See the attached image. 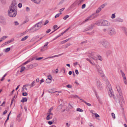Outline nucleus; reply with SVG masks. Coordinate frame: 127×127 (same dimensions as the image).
<instances>
[{"label":"nucleus","mask_w":127,"mask_h":127,"mask_svg":"<svg viewBox=\"0 0 127 127\" xmlns=\"http://www.w3.org/2000/svg\"><path fill=\"white\" fill-rule=\"evenodd\" d=\"M13 11L14 12H16L17 11L16 9V3L15 1L12 2L11 6L10 7L8 11Z\"/></svg>","instance_id":"f257e3e1"},{"label":"nucleus","mask_w":127,"mask_h":127,"mask_svg":"<svg viewBox=\"0 0 127 127\" xmlns=\"http://www.w3.org/2000/svg\"><path fill=\"white\" fill-rule=\"evenodd\" d=\"M101 43L103 46L106 48H109L110 47V45L109 43L106 40H102Z\"/></svg>","instance_id":"f03ea898"},{"label":"nucleus","mask_w":127,"mask_h":127,"mask_svg":"<svg viewBox=\"0 0 127 127\" xmlns=\"http://www.w3.org/2000/svg\"><path fill=\"white\" fill-rule=\"evenodd\" d=\"M111 25V23L109 21L105 20H102L101 26L108 27Z\"/></svg>","instance_id":"7ed1b4c3"},{"label":"nucleus","mask_w":127,"mask_h":127,"mask_svg":"<svg viewBox=\"0 0 127 127\" xmlns=\"http://www.w3.org/2000/svg\"><path fill=\"white\" fill-rule=\"evenodd\" d=\"M107 30L108 34L110 35H113L116 33L115 30L112 27L109 28Z\"/></svg>","instance_id":"20e7f679"},{"label":"nucleus","mask_w":127,"mask_h":127,"mask_svg":"<svg viewBox=\"0 0 127 127\" xmlns=\"http://www.w3.org/2000/svg\"><path fill=\"white\" fill-rule=\"evenodd\" d=\"M95 67L98 73L101 75H102V77H104L105 75L104 74H103V71L100 67L98 65H95Z\"/></svg>","instance_id":"39448f33"},{"label":"nucleus","mask_w":127,"mask_h":127,"mask_svg":"<svg viewBox=\"0 0 127 127\" xmlns=\"http://www.w3.org/2000/svg\"><path fill=\"white\" fill-rule=\"evenodd\" d=\"M107 88L108 89L109 91V95H110V96H112V89L111 87V86L110 83L108 82H107ZM111 97V96H110Z\"/></svg>","instance_id":"423d86ee"},{"label":"nucleus","mask_w":127,"mask_h":127,"mask_svg":"<svg viewBox=\"0 0 127 127\" xmlns=\"http://www.w3.org/2000/svg\"><path fill=\"white\" fill-rule=\"evenodd\" d=\"M95 18V16L93 14L87 17L85 21L83 22V23H84L85 22H88L89 21Z\"/></svg>","instance_id":"0eeeda50"},{"label":"nucleus","mask_w":127,"mask_h":127,"mask_svg":"<svg viewBox=\"0 0 127 127\" xmlns=\"http://www.w3.org/2000/svg\"><path fill=\"white\" fill-rule=\"evenodd\" d=\"M96 54L94 52H92L90 56V58L94 60H97V58L96 57Z\"/></svg>","instance_id":"6e6552de"},{"label":"nucleus","mask_w":127,"mask_h":127,"mask_svg":"<svg viewBox=\"0 0 127 127\" xmlns=\"http://www.w3.org/2000/svg\"><path fill=\"white\" fill-rule=\"evenodd\" d=\"M96 82L97 88L100 90H101L102 89V86L100 81L96 79Z\"/></svg>","instance_id":"1a4fd4ad"},{"label":"nucleus","mask_w":127,"mask_h":127,"mask_svg":"<svg viewBox=\"0 0 127 127\" xmlns=\"http://www.w3.org/2000/svg\"><path fill=\"white\" fill-rule=\"evenodd\" d=\"M17 14V11L16 12H14L13 11H8V15L11 17H14Z\"/></svg>","instance_id":"9d476101"},{"label":"nucleus","mask_w":127,"mask_h":127,"mask_svg":"<svg viewBox=\"0 0 127 127\" xmlns=\"http://www.w3.org/2000/svg\"><path fill=\"white\" fill-rule=\"evenodd\" d=\"M37 30L39 29L42 26V22H40L34 25Z\"/></svg>","instance_id":"9b49d317"},{"label":"nucleus","mask_w":127,"mask_h":127,"mask_svg":"<svg viewBox=\"0 0 127 127\" xmlns=\"http://www.w3.org/2000/svg\"><path fill=\"white\" fill-rule=\"evenodd\" d=\"M84 0H79V1L77 0L75 1L72 5V6H75L78 3L79 5L81 3L83 2Z\"/></svg>","instance_id":"f8f14e48"},{"label":"nucleus","mask_w":127,"mask_h":127,"mask_svg":"<svg viewBox=\"0 0 127 127\" xmlns=\"http://www.w3.org/2000/svg\"><path fill=\"white\" fill-rule=\"evenodd\" d=\"M119 95H118L117 96V97L119 100V102L120 101V100L122 99L123 97L122 93H119Z\"/></svg>","instance_id":"ddd939ff"},{"label":"nucleus","mask_w":127,"mask_h":127,"mask_svg":"<svg viewBox=\"0 0 127 127\" xmlns=\"http://www.w3.org/2000/svg\"><path fill=\"white\" fill-rule=\"evenodd\" d=\"M47 116L46 118V120H50L52 118L53 114H50L47 113Z\"/></svg>","instance_id":"4468645a"},{"label":"nucleus","mask_w":127,"mask_h":127,"mask_svg":"<svg viewBox=\"0 0 127 127\" xmlns=\"http://www.w3.org/2000/svg\"><path fill=\"white\" fill-rule=\"evenodd\" d=\"M123 21V20L120 18H118L114 20V22H122Z\"/></svg>","instance_id":"2eb2a0df"},{"label":"nucleus","mask_w":127,"mask_h":127,"mask_svg":"<svg viewBox=\"0 0 127 127\" xmlns=\"http://www.w3.org/2000/svg\"><path fill=\"white\" fill-rule=\"evenodd\" d=\"M102 22V20H99L96 22L95 24L98 26H101Z\"/></svg>","instance_id":"dca6fc26"},{"label":"nucleus","mask_w":127,"mask_h":127,"mask_svg":"<svg viewBox=\"0 0 127 127\" xmlns=\"http://www.w3.org/2000/svg\"><path fill=\"white\" fill-rule=\"evenodd\" d=\"M36 29L35 26H34L33 27L29 29V30L31 31L32 32H34L37 30V29Z\"/></svg>","instance_id":"f3484780"},{"label":"nucleus","mask_w":127,"mask_h":127,"mask_svg":"<svg viewBox=\"0 0 127 127\" xmlns=\"http://www.w3.org/2000/svg\"><path fill=\"white\" fill-rule=\"evenodd\" d=\"M116 88L119 93H122L121 89L119 85H117L116 86Z\"/></svg>","instance_id":"a211bd4d"},{"label":"nucleus","mask_w":127,"mask_h":127,"mask_svg":"<svg viewBox=\"0 0 127 127\" xmlns=\"http://www.w3.org/2000/svg\"><path fill=\"white\" fill-rule=\"evenodd\" d=\"M76 96L77 97H78V98H79L80 100H81L82 101L84 102L88 106H91V104H90L89 103H87L86 101H84L83 100V99H81L79 97H78L76 95Z\"/></svg>","instance_id":"6ab92c4d"},{"label":"nucleus","mask_w":127,"mask_h":127,"mask_svg":"<svg viewBox=\"0 0 127 127\" xmlns=\"http://www.w3.org/2000/svg\"><path fill=\"white\" fill-rule=\"evenodd\" d=\"M107 4V3L105 2L104 4H102L101 6H100L99 7L100 8L102 9L103 8H104L105 6Z\"/></svg>","instance_id":"aec40b11"},{"label":"nucleus","mask_w":127,"mask_h":127,"mask_svg":"<svg viewBox=\"0 0 127 127\" xmlns=\"http://www.w3.org/2000/svg\"><path fill=\"white\" fill-rule=\"evenodd\" d=\"M120 72L122 74V77L123 78V79H125L126 78V77L125 76V74L121 70H120Z\"/></svg>","instance_id":"412c9836"},{"label":"nucleus","mask_w":127,"mask_h":127,"mask_svg":"<svg viewBox=\"0 0 127 127\" xmlns=\"http://www.w3.org/2000/svg\"><path fill=\"white\" fill-rule=\"evenodd\" d=\"M47 47H44V45L43 46L41 49L40 50L41 51H43L47 49Z\"/></svg>","instance_id":"4be33fe9"},{"label":"nucleus","mask_w":127,"mask_h":127,"mask_svg":"<svg viewBox=\"0 0 127 127\" xmlns=\"http://www.w3.org/2000/svg\"><path fill=\"white\" fill-rule=\"evenodd\" d=\"M34 3H40L41 0H31Z\"/></svg>","instance_id":"5701e85b"},{"label":"nucleus","mask_w":127,"mask_h":127,"mask_svg":"<svg viewBox=\"0 0 127 127\" xmlns=\"http://www.w3.org/2000/svg\"><path fill=\"white\" fill-rule=\"evenodd\" d=\"M53 107H52L50 108L48 111V112L47 113L50 114H53L51 113V111L53 110Z\"/></svg>","instance_id":"b1692460"},{"label":"nucleus","mask_w":127,"mask_h":127,"mask_svg":"<svg viewBox=\"0 0 127 127\" xmlns=\"http://www.w3.org/2000/svg\"><path fill=\"white\" fill-rule=\"evenodd\" d=\"M122 30L124 31V32L126 34H127V29L124 27L122 28Z\"/></svg>","instance_id":"393cba45"},{"label":"nucleus","mask_w":127,"mask_h":127,"mask_svg":"<svg viewBox=\"0 0 127 127\" xmlns=\"http://www.w3.org/2000/svg\"><path fill=\"white\" fill-rule=\"evenodd\" d=\"M35 81H33L31 83V84L30 85V88L32 87L35 85Z\"/></svg>","instance_id":"a878e982"},{"label":"nucleus","mask_w":127,"mask_h":127,"mask_svg":"<svg viewBox=\"0 0 127 127\" xmlns=\"http://www.w3.org/2000/svg\"><path fill=\"white\" fill-rule=\"evenodd\" d=\"M60 55H55L54 56H52L50 57H49L47 58H45V59H48L49 58H53L55 57H57L59 56Z\"/></svg>","instance_id":"bb28decb"},{"label":"nucleus","mask_w":127,"mask_h":127,"mask_svg":"<svg viewBox=\"0 0 127 127\" xmlns=\"http://www.w3.org/2000/svg\"><path fill=\"white\" fill-rule=\"evenodd\" d=\"M29 36L28 35H27L25 36L21 39V41H23L25 40Z\"/></svg>","instance_id":"cd10ccee"},{"label":"nucleus","mask_w":127,"mask_h":127,"mask_svg":"<svg viewBox=\"0 0 127 127\" xmlns=\"http://www.w3.org/2000/svg\"><path fill=\"white\" fill-rule=\"evenodd\" d=\"M27 101V99L25 97L23 98L21 101L24 102H26Z\"/></svg>","instance_id":"c85d7f7f"},{"label":"nucleus","mask_w":127,"mask_h":127,"mask_svg":"<svg viewBox=\"0 0 127 127\" xmlns=\"http://www.w3.org/2000/svg\"><path fill=\"white\" fill-rule=\"evenodd\" d=\"M94 25L92 24L88 28V30H90L92 29Z\"/></svg>","instance_id":"c756f323"},{"label":"nucleus","mask_w":127,"mask_h":127,"mask_svg":"<svg viewBox=\"0 0 127 127\" xmlns=\"http://www.w3.org/2000/svg\"><path fill=\"white\" fill-rule=\"evenodd\" d=\"M10 50V48H7L5 49H4L3 50L5 52H7L9 51Z\"/></svg>","instance_id":"7c9ffc66"},{"label":"nucleus","mask_w":127,"mask_h":127,"mask_svg":"<svg viewBox=\"0 0 127 127\" xmlns=\"http://www.w3.org/2000/svg\"><path fill=\"white\" fill-rule=\"evenodd\" d=\"M48 79H49L50 81H52V76L50 74L49 75L47 76Z\"/></svg>","instance_id":"2f4dec72"},{"label":"nucleus","mask_w":127,"mask_h":127,"mask_svg":"<svg viewBox=\"0 0 127 127\" xmlns=\"http://www.w3.org/2000/svg\"><path fill=\"white\" fill-rule=\"evenodd\" d=\"M51 81L47 78L46 80V82L47 83H49L51 82Z\"/></svg>","instance_id":"473e14b6"},{"label":"nucleus","mask_w":127,"mask_h":127,"mask_svg":"<svg viewBox=\"0 0 127 127\" xmlns=\"http://www.w3.org/2000/svg\"><path fill=\"white\" fill-rule=\"evenodd\" d=\"M25 67H22L21 68V70L20 71L21 72H22L24 71L25 69Z\"/></svg>","instance_id":"72a5a7b5"},{"label":"nucleus","mask_w":127,"mask_h":127,"mask_svg":"<svg viewBox=\"0 0 127 127\" xmlns=\"http://www.w3.org/2000/svg\"><path fill=\"white\" fill-rule=\"evenodd\" d=\"M101 10V8L99 7L97 10L96 11V13H98L99 12H100V11Z\"/></svg>","instance_id":"f704fd0d"},{"label":"nucleus","mask_w":127,"mask_h":127,"mask_svg":"<svg viewBox=\"0 0 127 127\" xmlns=\"http://www.w3.org/2000/svg\"><path fill=\"white\" fill-rule=\"evenodd\" d=\"M76 110L77 111L80 112H82L83 111V110L79 108H77Z\"/></svg>","instance_id":"c9c22d12"},{"label":"nucleus","mask_w":127,"mask_h":127,"mask_svg":"<svg viewBox=\"0 0 127 127\" xmlns=\"http://www.w3.org/2000/svg\"><path fill=\"white\" fill-rule=\"evenodd\" d=\"M62 13H60L57 14L55 16V18H57L59 17Z\"/></svg>","instance_id":"e433bc0d"},{"label":"nucleus","mask_w":127,"mask_h":127,"mask_svg":"<svg viewBox=\"0 0 127 127\" xmlns=\"http://www.w3.org/2000/svg\"><path fill=\"white\" fill-rule=\"evenodd\" d=\"M63 106V105L62 104H60L58 106L57 108L58 109H62V107Z\"/></svg>","instance_id":"4c0bfd02"},{"label":"nucleus","mask_w":127,"mask_h":127,"mask_svg":"<svg viewBox=\"0 0 127 127\" xmlns=\"http://www.w3.org/2000/svg\"><path fill=\"white\" fill-rule=\"evenodd\" d=\"M97 57H98V58L97 59H98L99 60L101 61L102 60V59L101 56H97Z\"/></svg>","instance_id":"58836bf2"},{"label":"nucleus","mask_w":127,"mask_h":127,"mask_svg":"<svg viewBox=\"0 0 127 127\" xmlns=\"http://www.w3.org/2000/svg\"><path fill=\"white\" fill-rule=\"evenodd\" d=\"M8 36H2L1 38L2 40H3L5 39Z\"/></svg>","instance_id":"ea45409f"},{"label":"nucleus","mask_w":127,"mask_h":127,"mask_svg":"<svg viewBox=\"0 0 127 127\" xmlns=\"http://www.w3.org/2000/svg\"><path fill=\"white\" fill-rule=\"evenodd\" d=\"M69 17V16L68 15H66L63 18V19L64 20H66L67 18H68Z\"/></svg>","instance_id":"a19ab883"},{"label":"nucleus","mask_w":127,"mask_h":127,"mask_svg":"<svg viewBox=\"0 0 127 127\" xmlns=\"http://www.w3.org/2000/svg\"><path fill=\"white\" fill-rule=\"evenodd\" d=\"M115 17V14H112L111 18L112 19H114Z\"/></svg>","instance_id":"79ce46f5"},{"label":"nucleus","mask_w":127,"mask_h":127,"mask_svg":"<svg viewBox=\"0 0 127 127\" xmlns=\"http://www.w3.org/2000/svg\"><path fill=\"white\" fill-rule=\"evenodd\" d=\"M93 114H94L95 115V116L96 118L99 117V116L97 114V113H95L94 114H93Z\"/></svg>","instance_id":"37998d69"},{"label":"nucleus","mask_w":127,"mask_h":127,"mask_svg":"<svg viewBox=\"0 0 127 127\" xmlns=\"http://www.w3.org/2000/svg\"><path fill=\"white\" fill-rule=\"evenodd\" d=\"M111 53V51H110V50H108V51H107L106 52V54L107 55L110 54Z\"/></svg>","instance_id":"c03bdc74"},{"label":"nucleus","mask_w":127,"mask_h":127,"mask_svg":"<svg viewBox=\"0 0 127 127\" xmlns=\"http://www.w3.org/2000/svg\"><path fill=\"white\" fill-rule=\"evenodd\" d=\"M30 62V61L29 60H28L27 61L25 62L23 64L24 65H25Z\"/></svg>","instance_id":"a18cd8bd"},{"label":"nucleus","mask_w":127,"mask_h":127,"mask_svg":"<svg viewBox=\"0 0 127 127\" xmlns=\"http://www.w3.org/2000/svg\"><path fill=\"white\" fill-rule=\"evenodd\" d=\"M14 24L15 25H18L19 24V23L17 21H16L14 22Z\"/></svg>","instance_id":"49530a36"},{"label":"nucleus","mask_w":127,"mask_h":127,"mask_svg":"<svg viewBox=\"0 0 127 127\" xmlns=\"http://www.w3.org/2000/svg\"><path fill=\"white\" fill-rule=\"evenodd\" d=\"M43 58V57H39L37 58H36L35 59V60H40Z\"/></svg>","instance_id":"de8ad7c7"},{"label":"nucleus","mask_w":127,"mask_h":127,"mask_svg":"<svg viewBox=\"0 0 127 127\" xmlns=\"http://www.w3.org/2000/svg\"><path fill=\"white\" fill-rule=\"evenodd\" d=\"M111 115L112 117L114 119H115V116L114 114V113H112L111 114Z\"/></svg>","instance_id":"09e8293b"},{"label":"nucleus","mask_w":127,"mask_h":127,"mask_svg":"<svg viewBox=\"0 0 127 127\" xmlns=\"http://www.w3.org/2000/svg\"><path fill=\"white\" fill-rule=\"evenodd\" d=\"M27 95V94L26 92L23 93H22V95L24 96H26Z\"/></svg>","instance_id":"8fccbe9b"},{"label":"nucleus","mask_w":127,"mask_h":127,"mask_svg":"<svg viewBox=\"0 0 127 127\" xmlns=\"http://www.w3.org/2000/svg\"><path fill=\"white\" fill-rule=\"evenodd\" d=\"M66 87L67 88H71L72 87V86L71 85H70L68 84L66 86Z\"/></svg>","instance_id":"3c124183"},{"label":"nucleus","mask_w":127,"mask_h":127,"mask_svg":"<svg viewBox=\"0 0 127 127\" xmlns=\"http://www.w3.org/2000/svg\"><path fill=\"white\" fill-rule=\"evenodd\" d=\"M71 45V44L70 43H69L67 44L66 45H65L66 48L68 46L70 45Z\"/></svg>","instance_id":"603ef678"},{"label":"nucleus","mask_w":127,"mask_h":127,"mask_svg":"<svg viewBox=\"0 0 127 127\" xmlns=\"http://www.w3.org/2000/svg\"><path fill=\"white\" fill-rule=\"evenodd\" d=\"M123 80H124V83L126 84H127V81L126 78L125 79H123Z\"/></svg>","instance_id":"864d4df0"},{"label":"nucleus","mask_w":127,"mask_h":127,"mask_svg":"<svg viewBox=\"0 0 127 127\" xmlns=\"http://www.w3.org/2000/svg\"><path fill=\"white\" fill-rule=\"evenodd\" d=\"M18 6L20 8L22 6V4L21 3H19V4L18 5Z\"/></svg>","instance_id":"5fc2aeb1"},{"label":"nucleus","mask_w":127,"mask_h":127,"mask_svg":"<svg viewBox=\"0 0 127 127\" xmlns=\"http://www.w3.org/2000/svg\"><path fill=\"white\" fill-rule=\"evenodd\" d=\"M86 6V4H83L82 7V9H84V8Z\"/></svg>","instance_id":"6e6d98bb"},{"label":"nucleus","mask_w":127,"mask_h":127,"mask_svg":"<svg viewBox=\"0 0 127 127\" xmlns=\"http://www.w3.org/2000/svg\"><path fill=\"white\" fill-rule=\"evenodd\" d=\"M64 8L60 9L59 11V12L60 13H61V12H62V11H63L64 10Z\"/></svg>","instance_id":"4d7b16f0"},{"label":"nucleus","mask_w":127,"mask_h":127,"mask_svg":"<svg viewBox=\"0 0 127 127\" xmlns=\"http://www.w3.org/2000/svg\"><path fill=\"white\" fill-rule=\"evenodd\" d=\"M49 43L48 42H46L45 43V44L44 45V47H47V45Z\"/></svg>","instance_id":"13d9d810"},{"label":"nucleus","mask_w":127,"mask_h":127,"mask_svg":"<svg viewBox=\"0 0 127 127\" xmlns=\"http://www.w3.org/2000/svg\"><path fill=\"white\" fill-rule=\"evenodd\" d=\"M75 72L76 74L77 75L78 74L79 72L76 69L75 70Z\"/></svg>","instance_id":"bf43d9fd"},{"label":"nucleus","mask_w":127,"mask_h":127,"mask_svg":"<svg viewBox=\"0 0 127 127\" xmlns=\"http://www.w3.org/2000/svg\"><path fill=\"white\" fill-rule=\"evenodd\" d=\"M14 100V98H13L11 100L10 105H12V103L13 102Z\"/></svg>","instance_id":"052dcab7"},{"label":"nucleus","mask_w":127,"mask_h":127,"mask_svg":"<svg viewBox=\"0 0 127 127\" xmlns=\"http://www.w3.org/2000/svg\"><path fill=\"white\" fill-rule=\"evenodd\" d=\"M26 9L27 11H28L30 10V8L28 7H26Z\"/></svg>","instance_id":"680f3d73"},{"label":"nucleus","mask_w":127,"mask_h":127,"mask_svg":"<svg viewBox=\"0 0 127 127\" xmlns=\"http://www.w3.org/2000/svg\"><path fill=\"white\" fill-rule=\"evenodd\" d=\"M44 82V80L42 79L40 81V84H41V83Z\"/></svg>","instance_id":"e2e57ef3"},{"label":"nucleus","mask_w":127,"mask_h":127,"mask_svg":"<svg viewBox=\"0 0 127 127\" xmlns=\"http://www.w3.org/2000/svg\"><path fill=\"white\" fill-rule=\"evenodd\" d=\"M49 22V21L48 20H46L44 23V25H45L47 24Z\"/></svg>","instance_id":"0e129e2a"},{"label":"nucleus","mask_w":127,"mask_h":127,"mask_svg":"<svg viewBox=\"0 0 127 127\" xmlns=\"http://www.w3.org/2000/svg\"><path fill=\"white\" fill-rule=\"evenodd\" d=\"M86 42H87L86 41H83L81 42V44H83V43H86Z\"/></svg>","instance_id":"69168bd1"},{"label":"nucleus","mask_w":127,"mask_h":127,"mask_svg":"<svg viewBox=\"0 0 127 127\" xmlns=\"http://www.w3.org/2000/svg\"><path fill=\"white\" fill-rule=\"evenodd\" d=\"M89 62L91 64L93 65H95V64L93 62H91V61Z\"/></svg>","instance_id":"338daca9"},{"label":"nucleus","mask_w":127,"mask_h":127,"mask_svg":"<svg viewBox=\"0 0 127 127\" xmlns=\"http://www.w3.org/2000/svg\"><path fill=\"white\" fill-rule=\"evenodd\" d=\"M48 123L49 125H51L52 124L53 122L51 121H49L48 122Z\"/></svg>","instance_id":"774afa93"}]
</instances>
